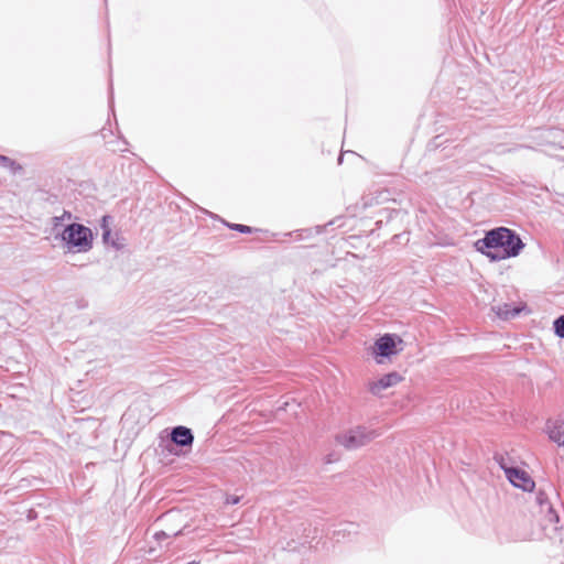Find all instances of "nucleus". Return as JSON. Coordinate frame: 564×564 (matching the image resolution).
<instances>
[{
    "instance_id": "f257e3e1",
    "label": "nucleus",
    "mask_w": 564,
    "mask_h": 564,
    "mask_svg": "<svg viewBox=\"0 0 564 564\" xmlns=\"http://www.w3.org/2000/svg\"><path fill=\"white\" fill-rule=\"evenodd\" d=\"M475 248L491 261L517 257L524 248L520 236L507 227L488 230L484 238L475 242Z\"/></svg>"
},
{
    "instance_id": "f03ea898",
    "label": "nucleus",
    "mask_w": 564,
    "mask_h": 564,
    "mask_svg": "<svg viewBox=\"0 0 564 564\" xmlns=\"http://www.w3.org/2000/svg\"><path fill=\"white\" fill-rule=\"evenodd\" d=\"M61 239L65 242L68 251L87 252L93 248L94 236L90 228L73 223L64 228Z\"/></svg>"
},
{
    "instance_id": "7ed1b4c3",
    "label": "nucleus",
    "mask_w": 564,
    "mask_h": 564,
    "mask_svg": "<svg viewBox=\"0 0 564 564\" xmlns=\"http://www.w3.org/2000/svg\"><path fill=\"white\" fill-rule=\"evenodd\" d=\"M381 434L373 429L358 425L336 435V442L346 449L352 451L369 444Z\"/></svg>"
},
{
    "instance_id": "20e7f679",
    "label": "nucleus",
    "mask_w": 564,
    "mask_h": 564,
    "mask_svg": "<svg viewBox=\"0 0 564 564\" xmlns=\"http://www.w3.org/2000/svg\"><path fill=\"white\" fill-rule=\"evenodd\" d=\"M402 339L395 334H384L379 337L373 345V354L376 357L389 358L398 352L397 344H401Z\"/></svg>"
},
{
    "instance_id": "39448f33",
    "label": "nucleus",
    "mask_w": 564,
    "mask_h": 564,
    "mask_svg": "<svg viewBox=\"0 0 564 564\" xmlns=\"http://www.w3.org/2000/svg\"><path fill=\"white\" fill-rule=\"evenodd\" d=\"M508 480L518 488H521L524 491H532L535 484L529 474L522 469L510 467L507 468L502 466Z\"/></svg>"
},
{
    "instance_id": "423d86ee",
    "label": "nucleus",
    "mask_w": 564,
    "mask_h": 564,
    "mask_svg": "<svg viewBox=\"0 0 564 564\" xmlns=\"http://www.w3.org/2000/svg\"><path fill=\"white\" fill-rule=\"evenodd\" d=\"M402 380V377L397 371L383 375L380 379L369 383V391L373 395H381V392L388 388L394 387Z\"/></svg>"
},
{
    "instance_id": "0eeeda50",
    "label": "nucleus",
    "mask_w": 564,
    "mask_h": 564,
    "mask_svg": "<svg viewBox=\"0 0 564 564\" xmlns=\"http://www.w3.org/2000/svg\"><path fill=\"white\" fill-rule=\"evenodd\" d=\"M170 438L177 446L191 447L194 442V434L189 427L177 425L171 430Z\"/></svg>"
},
{
    "instance_id": "6e6552de",
    "label": "nucleus",
    "mask_w": 564,
    "mask_h": 564,
    "mask_svg": "<svg viewBox=\"0 0 564 564\" xmlns=\"http://www.w3.org/2000/svg\"><path fill=\"white\" fill-rule=\"evenodd\" d=\"M496 313L502 319H512L521 313V308L506 303L503 305H498Z\"/></svg>"
},
{
    "instance_id": "1a4fd4ad",
    "label": "nucleus",
    "mask_w": 564,
    "mask_h": 564,
    "mask_svg": "<svg viewBox=\"0 0 564 564\" xmlns=\"http://www.w3.org/2000/svg\"><path fill=\"white\" fill-rule=\"evenodd\" d=\"M536 502L540 505L541 508L546 507L550 513V520L554 522L560 521L558 514L554 511L553 507L549 502V497L545 492L539 491L536 495Z\"/></svg>"
},
{
    "instance_id": "9d476101",
    "label": "nucleus",
    "mask_w": 564,
    "mask_h": 564,
    "mask_svg": "<svg viewBox=\"0 0 564 564\" xmlns=\"http://www.w3.org/2000/svg\"><path fill=\"white\" fill-rule=\"evenodd\" d=\"M549 437L560 446H564V423L549 426Z\"/></svg>"
},
{
    "instance_id": "9b49d317",
    "label": "nucleus",
    "mask_w": 564,
    "mask_h": 564,
    "mask_svg": "<svg viewBox=\"0 0 564 564\" xmlns=\"http://www.w3.org/2000/svg\"><path fill=\"white\" fill-rule=\"evenodd\" d=\"M314 231L315 234H322L324 231V226H316L315 229L307 228L295 230L293 232L285 234V236H292L293 234H296V239H307L313 235Z\"/></svg>"
},
{
    "instance_id": "f8f14e48",
    "label": "nucleus",
    "mask_w": 564,
    "mask_h": 564,
    "mask_svg": "<svg viewBox=\"0 0 564 564\" xmlns=\"http://www.w3.org/2000/svg\"><path fill=\"white\" fill-rule=\"evenodd\" d=\"M0 166L10 169L13 173H15L17 170H21V166L17 164L13 160H11L8 156L0 154Z\"/></svg>"
},
{
    "instance_id": "ddd939ff",
    "label": "nucleus",
    "mask_w": 564,
    "mask_h": 564,
    "mask_svg": "<svg viewBox=\"0 0 564 564\" xmlns=\"http://www.w3.org/2000/svg\"><path fill=\"white\" fill-rule=\"evenodd\" d=\"M553 328L556 336L564 338V315H561L554 319Z\"/></svg>"
},
{
    "instance_id": "4468645a",
    "label": "nucleus",
    "mask_w": 564,
    "mask_h": 564,
    "mask_svg": "<svg viewBox=\"0 0 564 564\" xmlns=\"http://www.w3.org/2000/svg\"><path fill=\"white\" fill-rule=\"evenodd\" d=\"M228 227L230 229L239 231L241 234H251L256 230L252 227H249L247 225H241V224H228Z\"/></svg>"
},
{
    "instance_id": "2eb2a0df",
    "label": "nucleus",
    "mask_w": 564,
    "mask_h": 564,
    "mask_svg": "<svg viewBox=\"0 0 564 564\" xmlns=\"http://www.w3.org/2000/svg\"><path fill=\"white\" fill-rule=\"evenodd\" d=\"M73 217L72 213L70 212H67V210H64L63 214L61 216H55L53 218V223H54V226H57L59 225L62 221L64 220H70Z\"/></svg>"
},
{
    "instance_id": "dca6fc26",
    "label": "nucleus",
    "mask_w": 564,
    "mask_h": 564,
    "mask_svg": "<svg viewBox=\"0 0 564 564\" xmlns=\"http://www.w3.org/2000/svg\"><path fill=\"white\" fill-rule=\"evenodd\" d=\"M104 232H102V240L105 243H109L110 242V237H111V232L110 230L106 227V220H107V217H104Z\"/></svg>"
},
{
    "instance_id": "f3484780",
    "label": "nucleus",
    "mask_w": 564,
    "mask_h": 564,
    "mask_svg": "<svg viewBox=\"0 0 564 564\" xmlns=\"http://www.w3.org/2000/svg\"><path fill=\"white\" fill-rule=\"evenodd\" d=\"M153 538H155L158 541H161V540H163V539H166V538H167V535H166V533H165V532L160 531V532H155V533H154V535H153Z\"/></svg>"
},
{
    "instance_id": "a211bd4d",
    "label": "nucleus",
    "mask_w": 564,
    "mask_h": 564,
    "mask_svg": "<svg viewBox=\"0 0 564 564\" xmlns=\"http://www.w3.org/2000/svg\"><path fill=\"white\" fill-rule=\"evenodd\" d=\"M238 501H239V498H235V499H232V502H234V503H238Z\"/></svg>"
},
{
    "instance_id": "6ab92c4d",
    "label": "nucleus",
    "mask_w": 564,
    "mask_h": 564,
    "mask_svg": "<svg viewBox=\"0 0 564 564\" xmlns=\"http://www.w3.org/2000/svg\"><path fill=\"white\" fill-rule=\"evenodd\" d=\"M186 564H199V563H198V562L193 561V562H188V563H186Z\"/></svg>"
}]
</instances>
